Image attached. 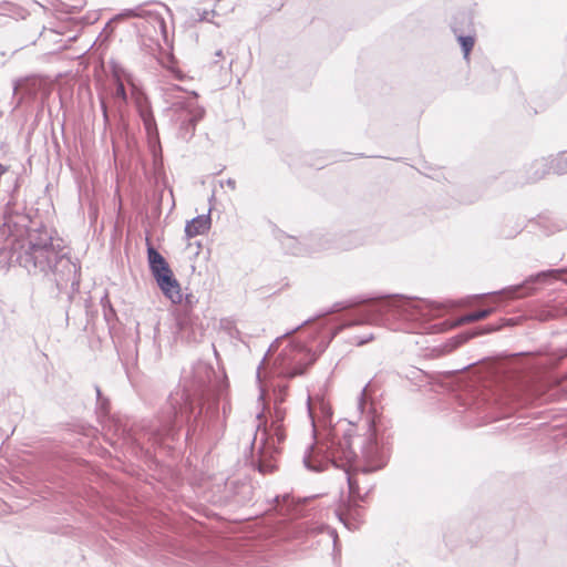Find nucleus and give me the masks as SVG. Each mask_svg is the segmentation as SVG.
Masks as SVG:
<instances>
[{"label": "nucleus", "mask_w": 567, "mask_h": 567, "mask_svg": "<svg viewBox=\"0 0 567 567\" xmlns=\"http://www.w3.org/2000/svg\"><path fill=\"white\" fill-rule=\"evenodd\" d=\"M353 435V424L340 422L336 426L327 429L323 439H316L315 443L307 447L302 460L306 468L317 473L327 470L329 466L343 470L350 499L336 514L348 529L358 528L357 502H363L364 496L369 493L367 491L364 495H361L358 480L351 473L352 464L357 458V453L352 449Z\"/></svg>", "instance_id": "nucleus-1"}, {"label": "nucleus", "mask_w": 567, "mask_h": 567, "mask_svg": "<svg viewBox=\"0 0 567 567\" xmlns=\"http://www.w3.org/2000/svg\"><path fill=\"white\" fill-rule=\"evenodd\" d=\"M18 260L29 272L43 275L58 292L73 295L79 291L80 264L65 251L62 239L53 238L45 228L29 234L28 246Z\"/></svg>", "instance_id": "nucleus-2"}, {"label": "nucleus", "mask_w": 567, "mask_h": 567, "mask_svg": "<svg viewBox=\"0 0 567 567\" xmlns=\"http://www.w3.org/2000/svg\"><path fill=\"white\" fill-rule=\"evenodd\" d=\"M190 374L192 379L188 381V375L185 373L183 388L168 396L167 403L158 416V424L148 430L150 435L155 439L174 436L185 423L189 425L187 437L190 433L196 432L197 429L192 424V419L196 422L197 416L202 413V401L212 390L215 371L210 365L197 362L193 365Z\"/></svg>", "instance_id": "nucleus-3"}, {"label": "nucleus", "mask_w": 567, "mask_h": 567, "mask_svg": "<svg viewBox=\"0 0 567 567\" xmlns=\"http://www.w3.org/2000/svg\"><path fill=\"white\" fill-rule=\"evenodd\" d=\"M431 302L405 296L384 297L360 309L351 319L344 320L328 336L323 351L332 339L344 328L359 324H379L396 329L401 320H419L430 315Z\"/></svg>", "instance_id": "nucleus-4"}, {"label": "nucleus", "mask_w": 567, "mask_h": 567, "mask_svg": "<svg viewBox=\"0 0 567 567\" xmlns=\"http://www.w3.org/2000/svg\"><path fill=\"white\" fill-rule=\"evenodd\" d=\"M261 417L262 413H258L257 419L259 420V423L257 425V432L254 436L251 446L255 447L258 435H260L259 444L257 446L256 463L258 471L266 474L275 470L276 465L274 461L275 456L279 453L278 445L285 441L286 434L281 425L284 413L280 409H276L275 420L271 423L270 430L262 426L260 422Z\"/></svg>", "instance_id": "nucleus-5"}, {"label": "nucleus", "mask_w": 567, "mask_h": 567, "mask_svg": "<svg viewBox=\"0 0 567 567\" xmlns=\"http://www.w3.org/2000/svg\"><path fill=\"white\" fill-rule=\"evenodd\" d=\"M317 358L315 352L302 344L288 346L276 360L278 373L288 379L301 375Z\"/></svg>", "instance_id": "nucleus-6"}, {"label": "nucleus", "mask_w": 567, "mask_h": 567, "mask_svg": "<svg viewBox=\"0 0 567 567\" xmlns=\"http://www.w3.org/2000/svg\"><path fill=\"white\" fill-rule=\"evenodd\" d=\"M174 107L177 112H183L184 117L182 128L186 130L189 135L195 132L196 124L203 120L205 115V109L197 103V95L186 97L183 101L174 103Z\"/></svg>", "instance_id": "nucleus-7"}, {"label": "nucleus", "mask_w": 567, "mask_h": 567, "mask_svg": "<svg viewBox=\"0 0 567 567\" xmlns=\"http://www.w3.org/2000/svg\"><path fill=\"white\" fill-rule=\"evenodd\" d=\"M563 274H567V268L544 270L536 275L529 276L523 284L511 286L504 289L502 292L505 293L508 298H522L525 296H529L534 291V289L529 287L530 284L540 280H546L547 278L558 279L559 276Z\"/></svg>", "instance_id": "nucleus-8"}, {"label": "nucleus", "mask_w": 567, "mask_h": 567, "mask_svg": "<svg viewBox=\"0 0 567 567\" xmlns=\"http://www.w3.org/2000/svg\"><path fill=\"white\" fill-rule=\"evenodd\" d=\"M362 456L365 461V465H363L360 468L363 474L378 471L382 468L386 463L385 455L379 449V445L373 440L372 434L370 435L367 444L362 449Z\"/></svg>", "instance_id": "nucleus-9"}, {"label": "nucleus", "mask_w": 567, "mask_h": 567, "mask_svg": "<svg viewBox=\"0 0 567 567\" xmlns=\"http://www.w3.org/2000/svg\"><path fill=\"white\" fill-rule=\"evenodd\" d=\"M163 295L173 303L183 301L182 288L173 271L162 274L154 278Z\"/></svg>", "instance_id": "nucleus-10"}, {"label": "nucleus", "mask_w": 567, "mask_h": 567, "mask_svg": "<svg viewBox=\"0 0 567 567\" xmlns=\"http://www.w3.org/2000/svg\"><path fill=\"white\" fill-rule=\"evenodd\" d=\"M308 414L313 427V434L316 435V420L320 422H327L331 417L332 412L328 402L320 395L308 396L307 400Z\"/></svg>", "instance_id": "nucleus-11"}, {"label": "nucleus", "mask_w": 567, "mask_h": 567, "mask_svg": "<svg viewBox=\"0 0 567 567\" xmlns=\"http://www.w3.org/2000/svg\"><path fill=\"white\" fill-rule=\"evenodd\" d=\"M183 300L185 301L184 307L186 310L183 313H178L176 317V324L178 327V332L182 338H190V333L188 330L193 326V319L189 316L188 311L192 310L194 305L197 303V299L193 293H187L185 297L183 296Z\"/></svg>", "instance_id": "nucleus-12"}, {"label": "nucleus", "mask_w": 567, "mask_h": 567, "mask_svg": "<svg viewBox=\"0 0 567 567\" xmlns=\"http://www.w3.org/2000/svg\"><path fill=\"white\" fill-rule=\"evenodd\" d=\"M526 182L536 183L553 173L548 156L533 161L526 168Z\"/></svg>", "instance_id": "nucleus-13"}, {"label": "nucleus", "mask_w": 567, "mask_h": 567, "mask_svg": "<svg viewBox=\"0 0 567 567\" xmlns=\"http://www.w3.org/2000/svg\"><path fill=\"white\" fill-rule=\"evenodd\" d=\"M147 261L151 274L154 278L172 270L166 259L159 254V251H157V249L148 240Z\"/></svg>", "instance_id": "nucleus-14"}, {"label": "nucleus", "mask_w": 567, "mask_h": 567, "mask_svg": "<svg viewBox=\"0 0 567 567\" xmlns=\"http://www.w3.org/2000/svg\"><path fill=\"white\" fill-rule=\"evenodd\" d=\"M137 112L142 120L144 130L146 132V136H155L158 134L157 124L153 114V111L151 109V105L147 101L138 102L137 103Z\"/></svg>", "instance_id": "nucleus-15"}, {"label": "nucleus", "mask_w": 567, "mask_h": 567, "mask_svg": "<svg viewBox=\"0 0 567 567\" xmlns=\"http://www.w3.org/2000/svg\"><path fill=\"white\" fill-rule=\"evenodd\" d=\"M212 224L210 215L203 214L194 217L187 221L185 226V235L187 238H193L198 235H204L209 230Z\"/></svg>", "instance_id": "nucleus-16"}, {"label": "nucleus", "mask_w": 567, "mask_h": 567, "mask_svg": "<svg viewBox=\"0 0 567 567\" xmlns=\"http://www.w3.org/2000/svg\"><path fill=\"white\" fill-rule=\"evenodd\" d=\"M538 224L547 235L567 229V218L563 215L540 216Z\"/></svg>", "instance_id": "nucleus-17"}, {"label": "nucleus", "mask_w": 567, "mask_h": 567, "mask_svg": "<svg viewBox=\"0 0 567 567\" xmlns=\"http://www.w3.org/2000/svg\"><path fill=\"white\" fill-rule=\"evenodd\" d=\"M452 30H453L455 37L457 38V41L462 48L464 58L467 59L471 50L474 47V42H475L474 34H472V33L463 34L462 30H460V28L456 25V23L453 24Z\"/></svg>", "instance_id": "nucleus-18"}, {"label": "nucleus", "mask_w": 567, "mask_h": 567, "mask_svg": "<svg viewBox=\"0 0 567 567\" xmlns=\"http://www.w3.org/2000/svg\"><path fill=\"white\" fill-rule=\"evenodd\" d=\"M549 164L554 174H567V151H561L548 156Z\"/></svg>", "instance_id": "nucleus-19"}, {"label": "nucleus", "mask_w": 567, "mask_h": 567, "mask_svg": "<svg viewBox=\"0 0 567 567\" xmlns=\"http://www.w3.org/2000/svg\"><path fill=\"white\" fill-rule=\"evenodd\" d=\"M148 150L153 156L154 164L162 162V146L159 135L147 137Z\"/></svg>", "instance_id": "nucleus-20"}, {"label": "nucleus", "mask_w": 567, "mask_h": 567, "mask_svg": "<svg viewBox=\"0 0 567 567\" xmlns=\"http://www.w3.org/2000/svg\"><path fill=\"white\" fill-rule=\"evenodd\" d=\"M493 312L492 308L470 312L460 319V323H470L487 318Z\"/></svg>", "instance_id": "nucleus-21"}, {"label": "nucleus", "mask_w": 567, "mask_h": 567, "mask_svg": "<svg viewBox=\"0 0 567 567\" xmlns=\"http://www.w3.org/2000/svg\"><path fill=\"white\" fill-rule=\"evenodd\" d=\"M498 329V327H495V326H486L484 328V330H481V331H476L472 334H460L457 337H455L454 339H452L451 341L453 342V347H458L460 344L466 342L467 340H470L471 338L475 337V336H480V334H483V333H489V332H493V331H496Z\"/></svg>", "instance_id": "nucleus-22"}, {"label": "nucleus", "mask_w": 567, "mask_h": 567, "mask_svg": "<svg viewBox=\"0 0 567 567\" xmlns=\"http://www.w3.org/2000/svg\"><path fill=\"white\" fill-rule=\"evenodd\" d=\"M145 14V10L142 7H136L132 9H125L121 13H118L114 20L123 19V18H143Z\"/></svg>", "instance_id": "nucleus-23"}, {"label": "nucleus", "mask_w": 567, "mask_h": 567, "mask_svg": "<svg viewBox=\"0 0 567 567\" xmlns=\"http://www.w3.org/2000/svg\"><path fill=\"white\" fill-rule=\"evenodd\" d=\"M95 393H96V400H97L99 410L101 411V413L107 414L109 413V409H110V401H109V399H106V398H104L102 395V392H101V389H100L99 385H95Z\"/></svg>", "instance_id": "nucleus-24"}, {"label": "nucleus", "mask_w": 567, "mask_h": 567, "mask_svg": "<svg viewBox=\"0 0 567 567\" xmlns=\"http://www.w3.org/2000/svg\"><path fill=\"white\" fill-rule=\"evenodd\" d=\"M114 96L121 99L123 102L127 101V94L125 91V86L121 80H117L116 90Z\"/></svg>", "instance_id": "nucleus-25"}, {"label": "nucleus", "mask_w": 567, "mask_h": 567, "mask_svg": "<svg viewBox=\"0 0 567 567\" xmlns=\"http://www.w3.org/2000/svg\"><path fill=\"white\" fill-rule=\"evenodd\" d=\"M367 386L362 389L359 398H358V410L360 411V413H364L365 412V408L368 405V401H367Z\"/></svg>", "instance_id": "nucleus-26"}, {"label": "nucleus", "mask_w": 567, "mask_h": 567, "mask_svg": "<svg viewBox=\"0 0 567 567\" xmlns=\"http://www.w3.org/2000/svg\"><path fill=\"white\" fill-rule=\"evenodd\" d=\"M275 502L277 503L279 511L284 512L285 506H289L290 504V496L288 494L284 496H276Z\"/></svg>", "instance_id": "nucleus-27"}, {"label": "nucleus", "mask_w": 567, "mask_h": 567, "mask_svg": "<svg viewBox=\"0 0 567 567\" xmlns=\"http://www.w3.org/2000/svg\"><path fill=\"white\" fill-rule=\"evenodd\" d=\"M214 16H216L215 10H210V11L203 10L202 12H198V20L212 22L210 17H214Z\"/></svg>", "instance_id": "nucleus-28"}, {"label": "nucleus", "mask_w": 567, "mask_h": 567, "mask_svg": "<svg viewBox=\"0 0 567 567\" xmlns=\"http://www.w3.org/2000/svg\"><path fill=\"white\" fill-rule=\"evenodd\" d=\"M351 305L348 303V302H336L332 308L327 311L326 313H332V312H338V311H341V310H344L347 308H349Z\"/></svg>", "instance_id": "nucleus-29"}, {"label": "nucleus", "mask_w": 567, "mask_h": 567, "mask_svg": "<svg viewBox=\"0 0 567 567\" xmlns=\"http://www.w3.org/2000/svg\"><path fill=\"white\" fill-rule=\"evenodd\" d=\"M12 4L9 2H4L2 6H0V14L3 16H11L12 13Z\"/></svg>", "instance_id": "nucleus-30"}, {"label": "nucleus", "mask_w": 567, "mask_h": 567, "mask_svg": "<svg viewBox=\"0 0 567 567\" xmlns=\"http://www.w3.org/2000/svg\"><path fill=\"white\" fill-rule=\"evenodd\" d=\"M309 322H311V319H307L305 320L301 324H299L298 327H296L295 329L290 330V331H287L282 337H287V336H290L292 334L293 332L298 331L301 327L308 324Z\"/></svg>", "instance_id": "nucleus-31"}, {"label": "nucleus", "mask_w": 567, "mask_h": 567, "mask_svg": "<svg viewBox=\"0 0 567 567\" xmlns=\"http://www.w3.org/2000/svg\"><path fill=\"white\" fill-rule=\"evenodd\" d=\"M553 317H554V315L550 311H545L538 316V319L542 321H547V320L551 319Z\"/></svg>", "instance_id": "nucleus-32"}, {"label": "nucleus", "mask_w": 567, "mask_h": 567, "mask_svg": "<svg viewBox=\"0 0 567 567\" xmlns=\"http://www.w3.org/2000/svg\"><path fill=\"white\" fill-rule=\"evenodd\" d=\"M215 56V60H214V63H218L219 60L224 59V52L221 49L217 50L214 54Z\"/></svg>", "instance_id": "nucleus-33"}, {"label": "nucleus", "mask_w": 567, "mask_h": 567, "mask_svg": "<svg viewBox=\"0 0 567 567\" xmlns=\"http://www.w3.org/2000/svg\"><path fill=\"white\" fill-rule=\"evenodd\" d=\"M109 122H110L109 113H107V111H105V113H103V126H104V130H106V127L109 125Z\"/></svg>", "instance_id": "nucleus-34"}, {"label": "nucleus", "mask_w": 567, "mask_h": 567, "mask_svg": "<svg viewBox=\"0 0 567 567\" xmlns=\"http://www.w3.org/2000/svg\"><path fill=\"white\" fill-rule=\"evenodd\" d=\"M226 185H227L229 188H231V189H236V181H235V179H233V178H228V179L226 181Z\"/></svg>", "instance_id": "nucleus-35"}, {"label": "nucleus", "mask_w": 567, "mask_h": 567, "mask_svg": "<svg viewBox=\"0 0 567 567\" xmlns=\"http://www.w3.org/2000/svg\"><path fill=\"white\" fill-rule=\"evenodd\" d=\"M267 354L268 352L265 354V357L262 358L258 369H257V378L260 379V370H261V365L265 364L266 360H267Z\"/></svg>", "instance_id": "nucleus-36"}, {"label": "nucleus", "mask_w": 567, "mask_h": 567, "mask_svg": "<svg viewBox=\"0 0 567 567\" xmlns=\"http://www.w3.org/2000/svg\"><path fill=\"white\" fill-rule=\"evenodd\" d=\"M100 102H101V111H102V113H105V111H107V106H106L104 99L101 97Z\"/></svg>", "instance_id": "nucleus-37"}, {"label": "nucleus", "mask_w": 567, "mask_h": 567, "mask_svg": "<svg viewBox=\"0 0 567 567\" xmlns=\"http://www.w3.org/2000/svg\"><path fill=\"white\" fill-rule=\"evenodd\" d=\"M372 339H373V336H372V334H370L368 338L362 339V340H359V341H358V344H364V343H367L368 341H370V340H372Z\"/></svg>", "instance_id": "nucleus-38"}, {"label": "nucleus", "mask_w": 567, "mask_h": 567, "mask_svg": "<svg viewBox=\"0 0 567 567\" xmlns=\"http://www.w3.org/2000/svg\"><path fill=\"white\" fill-rule=\"evenodd\" d=\"M461 18H462V20H468V22L471 23V19H470V17H468V16H466V14L462 13V14H461Z\"/></svg>", "instance_id": "nucleus-39"}, {"label": "nucleus", "mask_w": 567, "mask_h": 567, "mask_svg": "<svg viewBox=\"0 0 567 567\" xmlns=\"http://www.w3.org/2000/svg\"><path fill=\"white\" fill-rule=\"evenodd\" d=\"M520 231V228L516 229L514 233L507 235L508 237H513L515 236L516 234H518Z\"/></svg>", "instance_id": "nucleus-40"}, {"label": "nucleus", "mask_w": 567, "mask_h": 567, "mask_svg": "<svg viewBox=\"0 0 567 567\" xmlns=\"http://www.w3.org/2000/svg\"><path fill=\"white\" fill-rule=\"evenodd\" d=\"M332 535H333V543L336 544L337 543V535H336L334 530L332 532Z\"/></svg>", "instance_id": "nucleus-41"}, {"label": "nucleus", "mask_w": 567, "mask_h": 567, "mask_svg": "<svg viewBox=\"0 0 567 567\" xmlns=\"http://www.w3.org/2000/svg\"><path fill=\"white\" fill-rule=\"evenodd\" d=\"M233 63H234V60H230V62H229V70L231 69Z\"/></svg>", "instance_id": "nucleus-42"}]
</instances>
